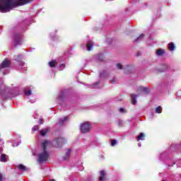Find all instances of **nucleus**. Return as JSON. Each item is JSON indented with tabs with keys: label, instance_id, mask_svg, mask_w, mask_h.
Masks as SVG:
<instances>
[{
	"label": "nucleus",
	"instance_id": "nucleus-41",
	"mask_svg": "<svg viewBox=\"0 0 181 181\" xmlns=\"http://www.w3.org/2000/svg\"><path fill=\"white\" fill-rule=\"evenodd\" d=\"M177 95L178 98H181V90H179V91L177 93Z\"/></svg>",
	"mask_w": 181,
	"mask_h": 181
},
{
	"label": "nucleus",
	"instance_id": "nucleus-21",
	"mask_svg": "<svg viewBox=\"0 0 181 181\" xmlns=\"http://www.w3.org/2000/svg\"><path fill=\"white\" fill-rule=\"evenodd\" d=\"M156 56L160 57L165 54V50L162 49H158L156 52Z\"/></svg>",
	"mask_w": 181,
	"mask_h": 181
},
{
	"label": "nucleus",
	"instance_id": "nucleus-35",
	"mask_svg": "<svg viewBox=\"0 0 181 181\" xmlns=\"http://www.w3.org/2000/svg\"><path fill=\"white\" fill-rule=\"evenodd\" d=\"M132 5H139V0H132Z\"/></svg>",
	"mask_w": 181,
	"mask_h": 181
},
{
	"label": "nucleus",
	"instance_id": "nucleus-9",
	"mask_svg": "<svg viewBox=\"0 0 181 181\" xmlns=\"http://www.w3.org/2000/svg\"><path fill=\"white\" fill-rule=\"evenodd\" d=\"M88 38V37H87ZM93 46H94V44L93 43V41L90 40H87V42L86 44L81 45V47L83 49V50H88L89 52L93 49Z\"/></svg>",
	"mask_w": 181,
	"mask_h": 181
},
{
	"label": "nucleus",
	"instance_id": "nucleus-2",
	"mask_svg": "<svg viewBox=\"0 0 181 181\" xmlns=\"http://www.w3.org/2000/svg\"><path fill=\"white\" fill-rule=\"evenodd\" d=\"M11 41L13 45L12 49L18 47V46H22L25 42V36H23V31H16L11 36Z\"/></svg>",
	"mask_w": 181,
	"mask_h": 181
},
{
	"label": "nucleus",
	"instance_id": "nucleus-56",
	"mask_svg": "<svg viewBox=\"0 0 181 181\" xmlns=\"http://www.w3.org/2000/svg\"><path fill=\"white\" fill-rule=\"evenodd\" d=\"M35 119H36V117H34Z\"/></svg>",
	"mask_w": 181,
	"mask_h": 181
},
{
	"label": "nucleus",
	"instance_id": "nucleus-16",
	"mask_svg": "<svg viewBox=\"0 0 181 181\" xmlns=\"http://www.w3.org/2000/svg\"><path fill=\"white\" fill-rule=\"evenodd\" d=\"M69 119V116L67 117H64L62 118H60L58 121V125H64V122H66V121H67Z\"/></svg>",
	"mask_w": 181,
	"mask_h": 181
},
{
	"label": "nucleus",
	"instance_id": "nucleus-13",
	"mask_svg": "<svg viewBox=\"0 0 181 181\" xmlns=\"http://www.w3.org/2000/svg\"><path fill=\"white\" fill-rule=\"evenodd\" d=\"M123 69L125 74H129L134 71V67L130 65H126Z\"/></svg>",
	"mask_w": 181,
	"mask_h": 181
},
{
	"label": "nucleus",
	"instance_id": "nucleus-26",
	"mask_svg": "<svg viewBox=\"0 0 181 181\" xmlns=\"http://www.w3.org/2000/svg\"><path fill=\"white\" fill-rule=\"evenodd\" d=\"M71 152V148H69L66 152L65 156H64V160H67L69 158H70V153Z\"/></svg>",
	"mask_w": 181,
	"mask_h": 181
},
{
	"label": "nucleus",
	"instance_id": "nucleus-51",
	"mask_svg": "<svg viewBox=\"0 0 181 181\" xmlns=\"http://www.w3.org/2000/svg\"><path fill=\"white\" fill-rule=\"evenodd\" d=\"M137 56H141V53H140V52H138V53H137Z\"/></svg>",
	"mask_w": 181,
	"mask_h": 181
},
{
	"label": "nucleus",
	"instance_id": "nucleus-19",
	"mask_svg": "<svg viewBox=\"0 0 181 181\" xmlns=\"http://www.w3.org/2000/svg\"><path fill=\"white\" fill-rule=\"evenodd\" d=\"M168 50H170V52L176 50V45H175V42H171L168 44Z\"/></svg>",
	"mask_w": 181,
	"mask_h": 181
},
{
	"label": "nucleus",
	"instance_id": "nucleus-48",
	"mask_svg": "<svg viewBox=\"0 0 181 181\" xmlns=\"http://www.w3.org/2000/svg\"><path fill=\"white\" fill-rule=\"evenodd\" d=\"M2 152H3L2 148H0V153H2Z\"/></svg>",
	"mask_w": 181,
	"mask_h": 181
},
{
	"label": "nucleus",
	"instance_id": "nucleus-4",
	"mask_svg": "<svg viewBox=\"0 0 181 181\" xmlns=\"http://www.w3.org/2000/svg\"><path fill=\"white\" fill-rule=\"evenodd\" d=\"M32 0H17L15 1H8L7 7L6 8V10L5 11V13L7 12H11L13 8H17V6H22L23 5H26V4H29Z\"/></svg>",
	"mask_w": 181,
	"mask_h": 181
},
{
	"label": "nucleus",
	"instance_id": "nucleus-14",
	"mask_svg": "<svg viewBox=\"0 0 181 181\" xmlns=\"http://www.w3.org/2000/svg\"><path fill=\"white\" fill-rule=\"evenodd\" d=\"M73 105H74V101H70V100H67L66 101V105H62V107L63 108H66V110H70L71 108V107H73Z\"/></svg>",
	"mask_w": 181,
	"mask_h": 181
},
{
	"label": "nucleus",
	"instance_id": "nucleus-54",
	"mask_svg": "<svg viewBox=\"0 0 181 181\" xmlns=\"http://www.w3.org/2000/svg\"><path fill=\"white\" fill-rule=\"evenodd\" d=\"M165 84H166V86H168V84H169V82H167Z\"/></svg>",
	"mask_w": 181,
	"mask_h": 181
},
{
	"label": "nucleus",
	"instance_id": "nucleus-47",
	"mask_svg": "<svg viewBox=\"0 0 181 181\" xmlns=\"http://www.w3.org/2000/svg\"><path fill=\"white\" fill-rule=\"evenodd\" d=\"M118 124L119 126L121 127V125H122V120H119Z\"/></svg>",
	"mask_w": 181,
	"mask_h": 181
},
{
	"label": "nucleus",
	"instance_id": "nucleus-20",
	"mask_svg": "<svg viewBox=\"0 0 181 181\" xmlns=\"http://www.w3.org/2000/svg\"><path fill=\"white\" fill-rule=\"evenodd\" d=\"M0 162H3V163L8 162V156L4 153L0 155Z\"/></svg>",
	"mask_w": 181,
	"mask_h": 181
},
{
	"label": "nucleus",
	"instance_id": "nucleus-5",
	"mask_svg": "<svg viewBox=\"0 0 181 181\" xmlns=\"http://www.w3.org/2000/svg\"><path fill=\"white\" fill-rule=\"evenodd\" d=\"M23 56L22 54L14 55L13 60L15 62L17 70H22L23 72L27 71L28 67L25 66V64L22 59Z\"/></svg>",
	"mask_w": 181,
	"mask_h": 181
},
{
	"label": "nucleus",
	"instance_id": "nucleus-31",
	"mask_svg": "<svg viewBox=\"0 0 181 181\" xmlns=\"http://www.w3.org/2000/svg\"><path fill=\"white\" fill-rule=\"evenodd\" d=\"M144 39V34H141L135 40L136 43H139Z\"/></svg>",
	"mask_w": 181,
	"mask_h": 181
},
{
	"label": "nucleus",
	"instance_id": "nucleus-18",
	"mask_svg": "<svg viewBox=\"0 0 181 181\" xmlns=\"http://www.w3.org/2000/svg\"><path fill=\"white\" fill-rule=\"evenodd\" d=\"M169 68L170 66L168 65V64H162L160 71L161 72L168 71V70H169Z\"/></svg>",
	"mask_w": 181,
	"mask_h": 181
},
{
	"label": "nucleus",
	"instance_id": "nucleus-43",
	"mask_svg": "<svg viewBox=\"0 0 181 181\" xmlns=\"http://www.w3.org/2000/svg\"><path fill=\"white\" fill-rule=\"evenodd\" d=\"M106 42H107V43H112V39L107 38L106 40Z\"/></svg>",
	"mask_w": 181,
	"mask_h": 181
},
{
	"label": "nucleus",
	"instance_id": "nucleus-30",
	"mask_svg": "<svg viewBox=\"0 0 181 181\" xmlns=\"http://www.w3.org/2000/svg\"><path fill=\"white\" fill-rule=\"evenodd\" d=\"M96 59L98 60V62H104V54H99L97 56Z\"/></svg>",
	"mask_w": 181,
	"mask_h": 181
},
{
	"label": "nucleus",
	"instance_id": "nucleus-27",
	"mask_svg": "<svg viewBox=\"0 0 181 181\" xmlns=\"http://www.w3.org/2000/svg\"><path fill=\"white\" fill-rule=\"evenodd\" d=\"M100 173V176L99 177V181H104V179H105V171L101 170Z\"/></svg>",
	"mask_w": 181,
	"mask_h": 181
},
{
	"label": "nucleus",
	"instance_id": "nucleus-34",
	"mask_svg": "<svg viewBox=\"0 0 181 181\" xmlns=\"http://www.w3.org/2000/svg\"><path fill=\"white\" fill-rule=\"evenodd\" d=\"M155 112L156 114H160L162 112V107L160 106L157 107L155 110Z\"/></svg>",
	"mask_w": 181,
	"mask_h": 181
},
{
	"label": "nucleus",
	"instance_id": "nucleus-53",
	"mask_svg": "<svg viewBox=\"0 0 181 181\" xmlns=\"http://www.w3.org/2000/svg\"><path fill=\"white\" fill-rule=\"evenodd\" d=\"M83 169H84V168L81 167L80 170H83Z\"/></svg>",
	"mask_w": 181,
	"mask_h": 181
},
{
	"label": "nucleus",
	"instance_id": "nucleus-52",
	"mask_svg": "<svg viewBox=\"0 0 181 181\" xmlns=\"http://www.w3.org/2000/svg\"><path fill=\"white\" fill-rule=\"evenodd\" d=\"M114 83H115V80H113V81H112V84H114Z\"/></svg>",
	"mask_w": 181,
	"mask_h": 181
},
{
	"label": "nucleus",
	"instance_id": "nucleus-45",
	"mask_svg": "<svg viewBox=\"0 0 181 181\" xmlns=\"http://www.w3.org/2000/svg\"><path fill=\"white\" fill-rule=\"evenodd\" d=\"M36 100L35 99H31L29 100V103H31V104H33V103H35Z\"/></svg>",
	"mask_w": 181,
	"mask_h": 181
},
{
	"label": "nucleus",
	"instance_id": "nucleus-28",
	"mask_svg": "<svg viewBox=\"0 0 181 181\" xmlns=\"http://www.w3.org/2000/svg\"><path fill=\"white\" fill-rule=\"evenodd\" d=\"M138 96H139L138 95H131L132 103L133 105H135V104H136V97Z\"/></svg>",
	"mask_w": 181,
	"mask_h": 181
},
{
	"label": "nucleus",
	"instance_id": "nucleus-3",
	"mask_svg": "<svg viewBox=\"0 0 181 181\" xmlns=\"http://www.w3.org/2000/svg\"><path fill=\"white\" fill-rule=\"evenodd\" d=\"M49 145V141L45 140L42 143V152L38 154V163H43L47 162L49 159V152H47V146Z\"/></svg>",
	"mask_w": 181,
	"mask_h": 181
},
{
	"label": "nucleus",
	"instance_id": "nucleus-40",
	"mask_svg": "<svg viewBox=\"0 0 181 181\" xmlns=\"http://www.w3.org/2000/svg\"><path fill=\"white\" fill-rule=\"evenodd\" d=\"M21 141H20L18 143L16 144V143H13V146L15 147V146H19V145H21Z\"/></svg>",
	"mask_w": 181,
	"mask_h": 181
},
{
	"label": "nucleus",
	"instance_id": "nucleus-1",
	"mask_svg": "<svg viewBox=\"0 0 181 181\" xmlns=\"http://www.w3.org/2000/svg\"><path fill=\"white\" fill-rule=\"evenodd\" d=\"M16 95H19V88H9L5 84L0 86V98L3 100L7 98H15Z\"/></svg>",
	"mask_w": 181,
	"mask_h": 181
},
{
	"label": "nucleus",
	"instance_id": "nucleus-22",
	"mask_svg": "<svg viewBox=\"0 0 181 181\" xmlns=\"http://www.w3.org/2000/svg\"><path fill=\"white\" fill-rule=\"evenodd\" d=\"M58 63L57 60H51L49 63H48V66L49 67H52L54 68L56 67V66H57Z\"/></svg>",
	"mask_w": 181,
	"mask_h": 181
},
{
	"label": "nucleus",
	"instance_id": "nucleus-12",
	"mask_svg": "<svg viewBox=\"0 0 181 181\" xmlns=\"http://www.w3.org/2000/svg\"><path fill=\"white\" fill-rule=\"evenodd\" d=\"M9 66H11V63L9 62V61L8 60V59H6L5 60H4L1 64H0V70H1V69H6L7 67H8Z\"/></svg>",
	"mask_w": 181,
	"mask_h": 181
},
{
	"label": "nucleus",
	"instance_id": "nucleus-15",
	"mask_svg": "<svg viewBox=\"0 0 181 181\" xmlns=\"http://www.w3.org/2000/svg\"><path fill=\"white\" fill-rule=\"evenodd\" d=\"M51 128L50 127H47L45 129H42V130L40 131V134L41 135V136H46V134H47V132H49L50 131Z\"/></svg>",
	"mask_w": 181,
	"mask_h": 181
},
{
	"label": "nucleus",
	"instance_id": "nucleus-46",
	"mask_svg": "<svg viewBox=\"0 0 181 181\" xmlns=\"http://www.w3.org/2000/svg\"><path fill=\"white\" fill-rule=\"evenodd\" d=\"M2 180H4V175L1 173H0V181Z\"/></svg>",
	"mask_w": 181,
	"mask_h": 181
},
{
	"label": "nucleus",
	"instance_id": "nucleus-10",
	"mask_svg": "<svg viewBox=\"0 0 181 181\" xmlns=\"http://www.w3.org/2000/svg\"><path fill=\"white\" fill-rule=\"evenodd\" d=\"M13 0H0V12L5 13L6 11V7L8 6V2Z\"/></svg>",
	"mask_w": 181,
	"mask_h": 181
},
{
	"label": "nucleus",
	"instance_id": "nucleus-11",
	"mask_svg": "<svg viewBox=\"0 0 181 181\" xmlns=\"http://www.w3.org/2000/svg\"><path fill=\"white\" fill-rule=\"evenodd\" d=\"M49 39H51L54 42L56 41V40H59V35H57V30L50 33Z\"/></svg>",
	"mask_w": 181,
	"mask_h": 181
},
{
	"label": "nucleus",
	"instance_id": "nucleus-55",
	"mask_svg": "<svg viewBox=\"0 0 181 181\" xmlns=\"http://www.w3.org/2000/svg\"><path fill=\"white\" fill-rule=\"evenodd\" d=\"M90 146H93V145H92V144H90Z\"/></svg>",
	"mask_w": 181,
	"mask_h": 181
},
{
	"label": "nucleus",
	"instance_id": "nucleus-6",
	"mask_svg": "<svg viewBox=\"0 0 181 181\" xmlns=\"http://www.w3.org/2000/svg\"><path fill=\"white\" fill-rule=\"evenodd\" d=\"M67 90H61L60 93L57 97V100L60 101L61 103H64V101H67Z\"/></svg>",
	"mask_w": 181,
	"mask_h": 181
},
{
	"label": "nucleus",
	"instance_id": "nucleus-7",
	"mask_svg": "<svg viewBox=\"0 0 181 181\" xmlns=\"http://www.w3.org/2000/svg\"><path fill=\"white\" fill-rule=\"evenodd\" d=\"M90 129H91V124H90L88 122H86L81 124V131L82 134H87V132H90Z\"/></svg>",
	"mask_w": 181,
	"mask_h": 181
},
{
	"label": "nucleus",
	"instance_id": "nucleus-29",
	"mask_svg": "<svg viewBox=\"0 0 181 181\" xmlns=\"http://www.w3.org/2000/svg\"><path fill=\"white\" fill-rule=\"evenodd\" d=\"M137 141H145V134L144 133H141L137 136Z\"/></svg>",
	"mask_w": 181,
	"mask_h": 181
},
{
	"label": "nucleus",
	"instance_id": "nucleus-17",
	"mask_svg": "<svg viewBox=\"0 0 181 181\" xmlns=\"http://www.w3.org/2000/svg\"><path fill=\"white\" fill-rule=\"evenodd\" d=\"M24 94L25 95H26V97H30V95H32L33 93H32V88H25L24 89Z\"/></svg>",
	"mask_w": 181,
	"mask_h": 181
},
{
	"label": "nucleus",
	"instance_id": "nucleus-24",
	"mask_svg": "<svg viewBox=\"0 0 181 181\" xmlns=\"http://www.w3.org/2000/svg\"><path fill=\"white\" fill-rule=\"evenodd\" d=\"M88 87H91L92 88H100V81H98L95 83H93V85H87Z\"/></svg>",
	"mask_w": 181,
	"mask_h": 181
},
{
	"label": "nucleus",
	"instance_id": "nucleus-37",
	"mask_svg": "<svg viewBox=\"0 0 181 181\" xmlns=\"http://www.w3.org/2000/svg\"><path fill=\"white\" fill-rule=\"evenodd\" d=\"M117 145V140H112L111 141V146H115Z\"/></svg>",
	"mask_w": 181,
	"mask_h": 181
},
{
	"label": "nucleus",
	"instance_id": "nucleus-38",
	"mask_svg": "<svg viewBox=\"0 0 181 181\" xmlns=\"http://www.w3.org/2000/svg\"><path fill=\"white\" fill-rule=\"evenodd\" d=\"M37 129H39V126L38 125H35L33 127V131H37Z\"/></svg>",
	"mask_w": 181,
	"mask_h": 181
},
{
	"label": "nucleus",
	"instance_id": "nucleus-49",
	"mask_svg": "<svg viewBox=\"0 0 181 181\" xmlns=\"http://www.w3.org/2000/svg\"><path fill=\"white\" fill-rule=\"evenodd\" d=\"M94 145H95V146H97V141L94 142Z\"/></svg>",
	"mask_w": 181,
	"mask_h": 181
},
{
	"label": "nucleus",
	"instance_id": "nucleus-33",
	"mask_svg": "<svg viewBox=\"0 0 181 181\" xmlns=\"http://www.w3.org/2000/svg\"><path fill=\"white\" fill-rule=\"evenodd\" d=\"M66 69V64H61L57 66V69L59 70V71H62V70H64Z\"/></svg>",
	"mask_w": 181,
	"mask_h": 181
},
{
	"label": "nucleus",
	"instance_id": "nucleus-39",
	"mask_svg": "<svg viewBox=\"0 0 181 181\" xmlns=\"http://www.w3.org/2000/svg\"><path fill=\"white\" fill-rule=\"evenodd\" d=\"M117 69H119V70H122V65H121V64H117Z\"/></svg>",
	"mask_w": 181,
	"mask_h": 181
},
{
	"label": "nucleus",
	"instance_id": "nucleus-36",
	"mask_svg": "<svg viewBox=\"0 0 181 181\" xmlns=\"http://www.w3.org/2000/svg\"><path fill=\"white\" fill-rule=\"evenodd\" d=\"M119 112H120L122 114H125V112H127V110H125V109L124 107H120L119 109Z\"/></svg>",
	"mask_w": 181,
	"mask_h": 181
},
{
	"label": "nucleus",
	"instance_id": "nucleus-8",
	"mask_svg": "<svg viewBox=\"0 0 181 181\" xmlns=\"http://www.w3.org/2000/svg\"><path fill=\"white\" fill-rule=\"evenodd\" d=\"M64 144H66V139L62 137L53 141V145L55 148H62Z\"/></svg>",
	"mask_w": 181,
	"mask_h": 181
},
{
	"label": "nucleus",
	"instance_id": "nucleus-50",
	"mask_svg": "<svg viewBox=\"0 0 181 181\" xmlns=\"http://www.w3.org/2000/svg\"><path fill=\"white\" fill-rule=\"evenodd\" d=\"M138 146H139V147H141V143H139V144H138Z\"/></svg>",
	"mask_w": 181,
	"mask_h": 181
},
{
	"label": "nucleus",
	"instance_id": "nucleus-25",
	"mask_svg": "<svg viewBox=\"0 0 181 181\" xmlns=\"http://www.w3.org/2000/svg\"><path fill=\"white\" fill-rule=\"evenodd\" d=\"M139 90L140 91H143L145 94H148L150 93L149 88H144L142 86L139 87Z\"/></svg>",
	"mask_w": 181,
	"mask_h": 181
},
{
	"label": "nucleus",
	"instance_id": "nucleus-42",
	"mask_svg": "<svg viewBox=\"0 0 181 181\" xmlns=\"http://www.w3.org/2000/svg\"><path fill=\"white\" fill-rule=\"evenodd\" d=\"M38 124H40V125H42V124H43V119L42 118H40V119L38 121Z\"/></svg>",
	"mask_w": 181,
	"mask_h": 181
},
{
	"label": "nucleus",
	"instance_id": "nucleus-44",
	"mask_svg": "<svg viewBox=\"0 0 181 181\" xmlns=\"http://www.w3.org/2000/svg\"><path fill=\"white\" fill-rule=\"evenodd\" d=\"M177 168H181V160L178 161V164H177Z\"/></svg>",
	"mask_w": 181,
	"mask_h": 181
},
{
	"label": "nucleus",
	"instance_id": "nucleus-32",
	"mask_svg": "<svg viewBox=\"0 0 181 181\" xmlns=\"http://www.w3.org/2000/svg\"><path fill=\"white\" fill-rule=\"evenodd\" d=\"M18 168L20 170H23V171H26L28 170V168H26V167L25 165H23V164H20L18 165Z\"/></svg>",
	"mask_w": 181,
	"mask_h": 181
},
{
	"label": "nucleus",
	"instance_id": "nucleus-23",
	"mask_svg": "<svg viewBox=\"0 0 181 181\" xmlns=\"http://www.w3.org/2000/svg\"><path fill=\"white\" fill-rule=\"evenodd\" d=\"M100 78H105V77H107L108 76V71L104 70L103 72H100L99 74Z\"/></svg>",
	"mask_w": 181,
	"mask_h": 181
}]
</instances>
